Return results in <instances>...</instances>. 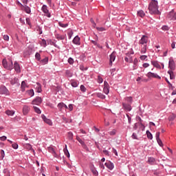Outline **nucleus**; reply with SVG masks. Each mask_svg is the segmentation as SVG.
Masks as SVG:
<instances>
[{"label":"nucleus","mask_w":176,"mask_h":176,"mask_svg":"<svg viewBox=\"0 0 176 176\" xmlns=\"http://www.w3.org/2000/svg\"><path fill=\"white\" fill-rule=\"evenodd\" d=\"M41 45L43 46V47H46L47 46L46 41L45 40H42Z\"/></svg>","instance_id":"obj_58"},{"label":"nucleus","mask_w":176,"mask_h":176,"mask_svg":"<svg viewBox=\"0 0 176 176\" xmlns=\"http://www.w3.org/2000/svg\"><path fill=\"white\" fill-rule=\"evenodd\" d=\"M42 11L46 14L47 17H51L50 13H49V10H47V6L46 5L43 6Z\"/></svg>","instance_id":"obj_10"},{"label":"nucleus","mask_w":176,"mask_h":176,"mask_svg":"<svg viewBox=\"0 0 176 176\" xmlns=\"http://www.w3.org/2000/svg\"><path fill=\"white\" fill-rule=\"evenodd\" d=\"M146 135L148 140H152L153 138V136L152 135V133L149 132V131H146Z\"/></svg>","instance_id":"obj_36"},{"label":"nucleus","mask_w":176,"mask_h":176,"mask_svg":"<svg viewBox=\"0 0 176 176\" xmlns=\"http://www.w3.org/2000/svg\"><path fill=\"white\" fill-rule=\"evenodd\" d=\"M148 9L150 14H159L160 13V11H159L158 3L156 0H152L150 2Z\"/></svg>","instance_id":"obj_1"},{"label":"nucleus","mask_w":176,"mask_h":176,"mask_svg":"<svg viewBox=\"0 0 176 176\" xmlns=\"http://www.w3.org/2000/svg\"><path fill=\"white\" fill-rule=\"evenodd\" d=\"M103 153H104V155L106 156H109V151H107V150H104L103 151Z\"/></svg>","instance_id":"obj_61"},{"label":"nucleus","mask_w":176,"mask_h":176,"mask_svg":"<svg viewBox=\"0 0 176 176\" xmlns=\"http://www.w3.org/2000/svg\"><path fill=\"white\" fill-rule=\"evenodd\" d=\"M168 17L170 20H176V12H174V11L170 12L168 15Z\"/></svg>","instance_id":"obj_12"},{"label":"nucleus","mask_w":176,"mask_h":176,"mask_svg":"<svg viewBox=\"0 0 176 176\" xmlns=\"http://www.w3.org/2000/svg\"><path fill=\"white\" fill-rule=\"evenodd\" d=\"M3 39H4V41H6L7 42H8V41H9V36H8L6 34H4L3 35Z\"/></svg>","instance_id":"obj_57"},{"label":"nucleus","mask_w":176,"mask_h":176,"mask_svg":"<svg viewBox=\"0 0 176 176\" xmlns=\"http://www.w3.org/2000/svg\"><path fill=\"white\" fill-rule=\"evenodd\" d=\"M81 91H82L83 93H85V91H86V87H84V85H81L80 87Z\"/></svg>","instance_id":"obj_54"},{"label":"nucleus","mask_w":176,"mask_h":176,"mask_svg":"<svg viewBox=\"0 0 176 176\" xmlns=\"http://www.w3.org/2000/svg\"><path fill=\"white\" fill-rule=\"evenodd\" d=\"M162 30H163V31H168L169 28H168V26L164 25L162 26Z\"/></svg>","instance_id":"obj_53"},{"label":"nucleus","mask_w":176,"mask_h":176,"mask_svg":"<svg viewBox=\"0 0 176 176\" xmlns=\"http://www.w3.org/2000/svg\"><path fill=\"white\" fill-rule=\"evenodd\" d=\"M56 39H58V41H63L65 39V36L58 34L56 35Z\"/></svg>","instance_id":"obj_27"},{"label":"nucleus","mask_w":176,"mask_h":176,"mask_svg":"<svg viewBox=\"0 0 176 176\" xmlns=\"http://www.w3.org/2000/svg\"><path fill=\"white\" fill-rule=\"evenodd\" d=\"M104 87H109V84H108V82H104Z\"/></svg>","instance_id":"obj_62"},{"label":"nucleus","mask_w":176,"mask_h":176,"mask_svg":"<svg viewBox=\"0 0 176 176\" xmlns=\"http://www.w3.org/2000/svg\"><path fill=\"white\" fill-rule=\"evenodd\" d=\"M59 25L60 27H62V28H66V27H68V24H64V23H62L61 22H59Z\"/></svg>","instance_id":"obj_45"},{"label":"nucleus","mask_w":176,"mask_h":176,"mask_svg":"<svg viewBox=\"0 0 176 176\" xmlns=\"http://www.w3.org/2000/svg\"><path fill=\"white\" fill-rule=\"evenodd\" d=\"M0 94H4V96H9V90L6 87L2 85L0 87Z\"/></svg>","instance_id":"obj_3"},{"label":"nucleus","mask_w":176,"mask_h":176,"mask_svg":"<svg viewBox=\"0 0 176 176\" xmlns=\"http://www.w3.org/2000/svg\"><path fill=\"white\" fill-rule=\"evenodd\" d=\"M19 82V79L17 78H14L13 79L11 80L10 83L11 85H16Z\"/></svg>","instance_id":"obj_34"},{"label":"nucleus","mask_w":176,"mask_h":176,"mask_svg":"<svg viewBox=\"0 0 176 176\" xmlns=\"http://www.w3.org/2000/svg\"><path fill=\"white\" fill-rule=\"evenodd\" d=\"M26 23L28 25H30V27H31V20L30 18H26Z\"/></svg>","instance_id":"obj_56"},{"label":"nucleus","mask_w":176,"mask_h":176,"mask_svg":"<svg viewBox=\"0 0 176 176\" xmlns=\"http://www.w3.org/2000/svg\"><path fill=\"white\" fill-rule=\"evenodd\" d=\"M2 64L6 69H13V61H12V60H9V62H8L6 59H3Z\"/></svg>","instance_id":"obj_2"},{"label":"nucleus","mask_w":176,"mask_h":176,"mask_svg":"<svg viewBox=\"0 0 176 176\" xmlns=\"http://www.w3.org/2000/svg\"><path fill=\"white\" fill-rule=\"evenodd\" d=\"M91 42V43H93V45L97 46V47H98L99 49H102V46H101L98 43H97V41H94V40H92Z\"/></svg>","instance_id":"obj_24"},{"label":"nucleus","mask_w":176,"mask_h":176,"mask_svg":"<svg viewBox=\"0 0 176 176\" xmlns=\"http://www.w3.org/2000/svg\"><path fill=\"white\" fill-rule=\"evenodd\" d=\"M125 101H126V102H129V104H131V102H133V97L129 96V97H126L124 98Z\"/></svg>","instance_id":"obj_26"},{"label":"nucleus","mask_w":176,"mask_h":176,"mask_svg":"<svg viewBox=\"0 0 176 176\" xmlns=\"http://www.w3.org/2000/svg\"><path fill=\"white\" fill-rule=\"evenodd\" d=\"M25 148L28 149V151H31L32 149V146L30 144H25Z\"/></svg>","instance_id":"obj_47"},{"label":"nucleus","mask_w":176,"mask_h":176,"mask_svg":"<svg viewBox=\"0 0 176 176\" xmlns=\"http://www.w3.org/2000/svg\"><path fill=\"white\" fill-rule=\"evenodd\" d=\"M6 136H2V137H0V140L1 141H6Z\"/></svg>","instance_id":"obj_64"},{"label":"nucleus","mask_w":176,"mask_h":176,"mask_svg":"<svg viewBox=\"0 0 176 176\" xmlns=\"http://www.w3.org/2000/svg\"><path fill=\"white\" fill-rule=\"evenodd\" d=\"M5 113L8 115V116H13L14 115V111L13 110H7Z\"/></svg>","instance_id":"obj_20"},{"label":"nucleus","mask_w":176,"mask_h":176,"mask_svg":"<svg viewBox=\"0 0 176 176\" xmlns=\"http://www.w3.org/2000/svg\"><path fill=\"white\" fill-rule=\"evenodd\" d=\"M102 82H103L102 78L101 76H98V82L102 83Z\"/></svg>","instance_id":"obj_51"},{"label":"nucleus","mask_w":176,"mask_h":176,"mask_svg":"<svg viewBox=\"0 0 176 176\" xmlns=\"http://www.w3.org/2000/svg\"><path fill=\"white\" fill-rule=\"evenodd\" d=\"M1 157L3 159L5 157V151L3 150H1Z\"/></svg>","instance_id":"obj_55"},{"label":"nucleus","mask_w":176,"mask_h":176,"mask_svg":"<svg viewBox=\"0 0 176 176\" xmlns=\"http://www.w3.org/2000/svg\"><path fill=\"white\" fill-rule=\"evenodd\" d=\"M26 87H27V83H25V81H23L21 83L22 91H24V90H25Z\"/></svg>","instance_id":"obj_33"},{"label":"nucleus","mask_w":176,"mask_h":176,"mask_svg":"<svg viewBox=\"0 0 176 176\" xmlns=\"http://www.w3.org/2000/svg\"><path fill=\"white\" fill-rule=\"evenodd\" d=\"M43 120H44L45 123H47V124H49V126H52V120L50 119L46 118V116H42Z\"/></svg>","instance_id":"obj_16"},{"label":"nucleus","mask_w":176,"mask_h":176,"mask_svg":"<svg viewBox=\"0 0 176 176\" xmlns=\"http://www.w3.org/2000/svg\"><path fill=\"white\" fill-rule=\"evenodd\" d=\"M67 137L69 140H72L74 138V133H72V132H69L67 133Z\"/></svg>","instance_id":"obj_40"},{"label":"nucleus","mask_w":176,"mask_h":176,"mask_svg":"<svg viewBox=\"0 0 176 176\" xmlns=\"http://www.w3.org/2000/svg\"><path fill=\"white\" fill-rule=\"evenodd\" d=\"M137 64H138V59L135 58L133 60V69H135V67H137Z\"/></svg>","instance_id":"obj_42"},{"label":"nucleus","mask_w":176,"mask_h":176,"mask_svg":"<svg viewBox=\"0 0 176 176\" xmlns=\"http://www.w3.org/2000/svg\"><path fill=\"white\" fill-rule=\"evenodd\" d=\"M104 166H106V167H107V168H109V170H113V168L115 167V166L113 165V163L109 162H106L104 164Z\"/></svg>","instance_id":"obj_13"},{"label":"nucleus","mask_w":176,"mask_h":176,"mask_svg":"<svg viewBox=\"0 0 176 176\" xmlns=\"http://www.w3.org/2000/svg\"><path fill=\"white\" fill-rule=\"evenodd\" d=\"M147 78H155L156 79H162V77H160L159 75H157V74L156 73H153L149 72L148 73H147L146 74Z\"/></svg>","instance_id":"obj_6"},{"label":"nucleus","mask_w":176,"mask_h":176,"mask_svg":"<svg viewBox=\"0 0 176 176\" xmlns=\"http://www.w3.org/2000/svg\"><path fill=\"white\" fill-rule=\"evenodd\" d=\"M37 85H38L37 93H41L42 92V87H41V84L39 82H38Z\"/></svg>","instance_id":"obj_39"},{"label":"nucleus","mask_w":176,"mask_h":176,"mask_svg":"<svg viewBox=\"0 0 176 176\" xmlns=\"http://www.w3.org/2000/svg\"><path fill=\"white\" fill-rule=\"evenodd\" d=\"M148 43V36L143 35L139 41L140 45H146Z\"/></svg>","instance_id":"obj_4"},{"label":"nucleus","mask_w":176,"mask_h":176,"mask_svg":"<svg viewBox=\"0 0 176 176\" xmlns=\"http://www.w3.org/2000/svg\"><path fill=\"white\" fill-rule=\"evenodd\" d=\"M168 67L171 71H174V69H175V63L173 58L169 59Z\"/></svg>","instance_id":"obj_7"},{"label":"nucleus","mask_w":176,"mask_h":176,"mask_svg":"<svg viewBox=\"0 0 176 176\" xmlns=\"http://www.w3.org/2000/svg\"><path fill=\"white\" fill-rule=\"evenodd\" d=\"M78 85H79V83H78V82H76L75 80H72V82H71V85L72 86V87H78Z\"/></svg>","instance_id":"obj_29"},{"label":"nucleus","mask_w":176,"mask_h":176,"mask_svg":"<svg viewBox=\"0 0 176 176\" xmlns=\"http://www.w3.org/2000/svg\"><path fill=\"white\" fill-rule=\"evenodd\" d=\"M122 107H123V109H124L125 111H128V112H130V111H131V105L122 102Z\"/></svg>","instance_id":"obj_11"},{"label":"nucleus","mask_w":176,"mask_h":176,"mask_svg":"<svg viewBox=\"0 0 176 176\" xmlns=\"http://www.w3.org/2000/svg\"><path fill=\"white\" fill-rule=\"evenodd\" d=\"M34 109V111L36 113H41L42 111H41V109H39V108L34 106L33 107Z\"/></svg>","instance_id":"obj_41"},{"label":"nucleus","mask_w":176,"mask_h":176,"mask_svg":"<svg viewBox=\"0 0 176 176\" xmlns=\"http://www.w3.org/2000/svg\"><path fill=\"white\" fill-rule=\"evenodd\" d=\"M151 64L155 68H158L159 69H162V67L160 66V65L159 64V62H157V60H152Z\"/></svg>","instance_id":"obj_14"},{"label":"nucleus","mask_w":176,"mask_h":176,"mask_svg":"<svg viewBox=\"0 0 176 176\" xmlns=\"http://www.w3.org/2000/svg\"><path fill=\"white\" fill-rule=\"evenodd\" d=\"M96 30H98V31H100L101 32L102 31H105V28H96Z\"/></svg>","instance_id":"obj_60"},{"label":"nucleus","mask_w":176,"mask_h":176,"mask_svg":"<svg viewBox=\"0 0 176 176\" xmlns=\"http://www.w3.org/2000/svg\"><path fill=\"white\" fill-rule=\"evenodd\" d=\"M42 104V98L38 96L34 100H32V105H41Z\"/></svg>","instance_id":"obj_5"},{"label":"nucleus","mask_w":176,"mask_h":176,"mask_svg":"<svg viewBox=\"0 0 176 176\" xmlns=\"http://www.w3.org/2000/svg\"><path fill=\"white\" fill-rule=\"evenodd\" d=\"M68 63H69V64H70V65L74 64V58H69V59H68Z\"/></svg>","instance_id":"obj_52"},{"label":"nucleus","mask_w":176,"mask_h":176,"mask_svg":"<svg viewBox=\"0 0 176 176\" xmlns=\"http://www.w3.org/2000/svg\"><path fill=\"white\" fill-rule=\"evenodd\" d=\"M48 151L49 152H50V153H54V155H56V151H54V148H53V147H49Z\"/></svg>","instance_id":"obj_43"},{"label":"nucleus","mask_w":176,"mask_h":176,"mask_svg":"<svg viewBox=\"0 0 176 176\" xmlns=\"http://www.w3.org/2000/svg\"><path fill=\"white\" fill-rule=\"evenodd\" d=\"M21 10H24L25 12L28 14L31 13V8H30V7L27 6H23V7H22Z\"/></svg>","instance_id":"obj_18"},{"label":"nucleus","mask_w":176,"mask_h":176,"mask_svg":"<svg viewBox=\"0 0 176 176\" xmlns=\"http://www.w3.org/2000/svg\"><path fill=\"white\" fill-rule=\"evenodd\" d=\"M41 64H43V65H45L47 64V63H49V58L47 57H45V58L41 60Z\"/></svg>","instance_id":"obj_23"},{"label":"nucleus","mask_w":176,"mask_h":176,"mask_svg":"<svg viewBox=\"0 0 176 176\" xmlns=\"http://www.w3.org/2000/svg\"><path fill=\"white\" fill-rule=\"evenodd\" d=\"M109 134L110 135H115L116 134V131L115 129H113V131L109 132Z\"/></svg>","instance_id":"obj_50"},{"label":"nucleus","mask_w":176,"mask_h":176,"mask_svg":"<svg viewBox=\"0 0 176 176\" xmlns=\"http://www.w3.org/2000/svg\"><path fill=\"white\" fill-rule=\"evenodd\" d=\"M168 74L170 75V79H175V75L174 74V72L172 70L168 71Z\"/></svg>","instance_id":"obj_19"},{"label":"nucleus","mask_w":176,"mask_h":176,"mask_svg":"<svg viewBox=\"0 0 176 176\" xmlns=\"http://www.w3.org/2000/svg\"><path fill=\"white\" fill-rule=\"evenodd\" d=\"M65 76H67V78H72V72H71L69 70H66Z\"/></svg>","instance_id":"obj_25"},{"label":"nucleus","mask_w":176,"mask_h":176,"mask_svg":"<svg viewBox=\"0 0 176 176\" xmlns=\"http://www.w3.org/2000/svg\"><path fill=\"white\" fill-rule=\"evenodd\" d=\"M141 53H146V45H144V47L142 48Z\"/></svg>","instance_id":"obj_46"},{"label":"nucleus","mask_w":176,"mask_h":176,"mask_svg":"<svg viewBox=\"0 0 176 176\" xmlns=\"http://www.w3.org/2000/svg\"><path fill=\"white\" fill-rule=\"evenodd\" d=\"M116 58V52H113L109 56V65H112V62L115 61Z\"/></svg>","instance_id":"obj_9"},{"label":"nucleus","mask_w":176,"mask_h":176,"mask_svg":"<svg viewBox=\"0 0 176 176\" xmlns=\"http://www.w3.org/2000/svg\"><path fill=\"white\" fill-rule=\"evenodd\" d=\"M58 108L59 109V111H62L63 109L64 108V103L60 102L58 104Z\"/></svg>","instance_id":"obj_37"},{"label":"nucleus","mask_w":176,"mask_h":176,"mask_svg":"<svg viewBox=\"0 0 176 176\" xmlns=\"http://www.w3.org/2000/svg\"><path fill=\"white\" fill-rule=\"evenodd\" d=\"M157 144L160 145V146H163V142H162V140L160 139H156Z\"/></svg>","instance_id":"obj_48"},{"label":"nucleus","mask_w":176,"mask_h":176,"mask_svg":"<svg viewBox=\"0 0 176 176\" xmlns=\"http://www.w3.org/2000/svg\"><path fill=\"white\" fill-rule=\"evenodd\" d=\"M30 109H31L30 108V107H28L27 105H23V109H22L23 114L25 116L28 115V113H30Z\"/></svg>","instance_id":"obj_8"},{"label":"nucleus","mask_w":176,"mask_h":176,"mask_svg":"<svg viewBox=\"0 0 176 176\" xmlns=\"http://www.w3.org/2000/svg\"><path fill=\"white\" fill-rule=\"evenodd\" d=\"M14 68L16 72H21V69H20V65L17 62H15L14 64Z\"/></svg>","instance_id":"obj_15"},{"label":"nucleus","mask_w":176,"mask_h":176,"mask_svg":"<svg viewBox=\"0 0 176 176\" xmlns=\"http://www.w3.org/2000/svg\"><path fill=\"white\" fill-rule=\"evenodd\" d=\"M35 58H36V60H38V61H40L41 60V54L38 52L36 53Z\"/></svg>","instance_id":"obj_44"},{"label":"nucleus","mask_w":176,"mask_h":176,"mask_svg":"<svg viewBox=\"0 0 176 176\" xmlns=\"http://www.w3.org/2000/svg\"><path fill=\"white\" fill-rule=\"evenodd\" d=\"M76 140L77 141H78V142H80V144H82V146H85V148H86V144H85V142H83L82 139L79 138V136H76Z\"/></svg>","instance_id":"obj_21"},{"label":"nucleus","mask_w":176,"mask_h":176,"mask_svg":"<svg viewBox=\"0 0 176 176\" xmlns=\"http://www.w3.org/2000/svg\"><path fill=\"white\" fill-rule=\"evenodd\" d=\"M96 96L98 97V98H101L102 100L105 99V96L101 93H97Z\"/></svg>","instance_id":"obj_30"},{"label":"nucleus","mask_w":176,"mask_h":176,"mask_svg":"<svg viewBox=\"0 0 176 176\" xmlns=\"http://www.w3.org/2000/svg\"><path fill=\"white\" fill-rule=\"evenodd\" d=\"M91 171L94 175H98V172L97 170H96V168L94 166L91 167Z\"/></svg>","instance_id":"obj_22"},{"label":"nucleus","mask_w":176,"mask_h":176,"mask_svg":"<svg viewBox=\"0 0 176 176\" xmlns=\"http://www.w3.org/2000/svg\"><path fill=\"white\" fill-rule=\"evenodd\" d=\"M12 147L14 148V149H18L19 148V144H17L16 143H13L12 144Z\"/></svg>","instance_id":"obj_49"},{"label":"nucleus","mask_w":176,"mask_h":176,"mask_svg":"<svg viewBox=\"0 0 176 176\" xmlns=\"http://www.w3.org/2000/svg\"><path fill=\"white\" fill-rule=\"evenodd\" d=\"M28 94L30 96V97H34V89H30L28 91Z\"/></svg>","instance_id":"obj_38"},{"label":"nucleus","mask_w":176,"mask_h":176,"mask_svg":"<svg viewBox=\"0 0 176 176\" xmlns=\"http://www.w3.org/2000/svg\"><path fill=\"white\" fill-rule=\"evenodd\" d=\"M147 57H148V56H146V55L141 56H140V60H145Z\"/></svg>","instance_id":"obj_63"},{"label":"nucleus","mask_w":176,"mask_h":176,"mask_svg":"<svg viewBox=\"0 0 176 176\" xmlns=\"http://www.w3.org/2000/svg\"><path fill=\"white\" fill-rule=\"evenodd\" d=\"M124 60L126 63H133V58H131V56L125 57Z\"/></svg>","instance_id":"obj_35"},{"label":"nucleus","mask_w":176,"mask_h":176,"mask_svg":"<svg viewBox=\"0 0 176 176\" xmlns=\"http://www.w3.org/2000/svg\"><path fill=\"white\" fill-rule=\"evenodd\" d=\"M103 92L104 93V94H109V87H104Z\"/></svg>","instance_id":"obj_31"},{"label":"nucleus","mask_w":176,"mask_h":176,"mask_svg":"<svg viewBox=\"0 0 176 176\" xmlns=\"http://www.w3.org/2000/svg\"><path fill=\"white\" fill-rule=\"evenodd\" d=\"M175 119V115L173 114L169 117V120H174Z\"/></svg>","instance_id":"obj_59"},{"label":"nucleus","mask_w":176,"mask_h":176,"mask_svg":"<svg viewBox=\"0 0 176 176\" xmlns=\"http://www.w3.org/2000/svg\"><path fill=\"white\" fill-rule=\"evenodd\" d=\"M73 43H74V45H80V38L76 36L73 40Z\"/></svg>","instance_id":"obj_17"},{"label":"nucleus","mask_w":176,"mask_h":176,"mask_svg":"<svg viewBox=\"0 0 176 176\" xmlns=\"http://www.w3.org/2000/svg\"><path fill=\"white\" fill-rule=\"evenodd\" d=\"M138 16H139L140 17H144L145 12H144V11H142V10H140L138 12Z\"/></svg>","instance_id":"obj_28"},{"label":"nucleus","mask_w":176,"mask_h":176,"mask_svg":"<svg viewBox=\"0 0 176 176\" xmlns=\"http://www.w3.org/2000/svg\"><path fill=\"white\" fill-rule=\"evenodd\" d=\"M65 155L67 157H69V152L68 151V149L67 148V145H65V148L63 150Z\"/></svg>","instance_id":"obj_32"}]
</instances>
